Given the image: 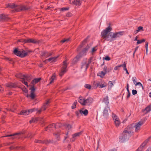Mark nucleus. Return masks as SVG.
Segmentation results:
<instances>
[{"label": "nucleus", "mask_w": 151, "mask_h": 151, "mask_svg": "<svg viewBox=\"0 0 151 151\" xmlns=\"http://www.w3.org/2000/svg\"><path fill=\"white\" fill-rule=\"evenodd\" d=\"M130 126H128L125 129L119 137V141L124 142L128 140L132 135L133 132L131 129Z\"/></svg>", "instance_id": "f257e3e1"}, {"label": "nucleus", "mask_w": 151, "mask_h": 151, "mask_svg": "<svg viewBox=\"0 0 151 151\" xmlns=\"http://www.w3.org/2000/svg\"><path fill=\"white\" fill-rule=\"evenodd\" d=\"M112 29L110 25L106 28L101 32V37L104 39L105 40L112 42L113 39L111 38L112 35L111 34L112 33L111 32L108 34L109 32L111 31Z\"/></svg>", "instance_id": "f03ea898"}, {"label": "nucleus", "mask_w": 151, "mask_h": 151, "mask_svg": "<svg viewBox=\"0 0 151 151\" xmlns=\"http://www.w3.org/2000/svg\"><path fill=\"white\" fill-rule=\"evenodd\" d=\"M7 7L11 8H16L14 12H18L21 11H24L28 10L29 8L24 6H18L15 5L14 4H8Z\"/></svg>", "instance_id": "7ed1b4c3"}, {"label": "nucleus", "mask_w": 151, "mask_h": 151, "mask_svg": "<svg viewBox=\"0 0 151 151\" xmlns=\"http://www.w3.org/2000/svg\"><path fill=\"white\" fill-rule=\"evenodd\" d=\"M14 54L17 56L20 57L21 58L25 57L27 54V52L24 50L20 51L18 50L17 49H15L14 51Z\"/></svg>", "instance_id": "20e7f679"}, {"label": "nucleus", "mask_w": 151, "mask_h": 151, "mask_svg": "<svg viewBox=\"0 0 151 151\" xmlns=\"http://www.w3.org/2000/svg\"><path fill=\"white\" fill-rule=\"evenodd\" d=\"M67 66V64L66 60L64 61L63 62V66L60 72L59 73V75L61 77H62L66 72Z\"/></svg>", "instance_id": "39448f33"}, {"label": "nucleus", "mask_w": 151, "mask_h": 151, "mask_svg": "<svg viewBox=\"0 0 151 151\" xmlns=\"http://www.w3.org/2000/svg\"><path fill=\"white\" fill-rule=\"evenodd\" d=\"M16 77L20 78L21 80L24 78L26 79L27 81H29L31 78V77L28 75H23L21 73H19L16 75Z\"/></svg>", "instance_id": "423d86ee"}, {"label": "nucleus", "mask_w": 151, "mask_h": 151, "mask_svg": "<svg viewBox=\"0 0 151 151\" xmlns=\"http://www.w3.org/2000/svg\"><path fill=\"white\" fill-rule=\"evenodd\" d=\"M22 134L21 132L17 133L12 134L10 135H6L5 136L3 137H12L10 139H14L15 138H19L20 137L19 135Z\"/></svg>", "instance_id": "0eeeda50"}, {"label": "nucleus", "mask_w": 151, "mask_h": 151, "mask_svg": "<svg viewBox=\"0 0 151 151\" xmlns=\"http://www.w3.org/2000/svg\"><path fill=\"white\" fill-rule=\"evenodd\" d=\"M143 124V122H139L137 123L136 125H135L134 124H132L129 125L131 127V129L132 130V127H135V132H137L138 130L140 129V127Z\"/></svg>", "instance_id": "6e6552de"}, {"label": "nucleus", "mask_w": 151, "mask_h": 151, "mask_svg": "<svg viewBox=\"0 0 151 151\" xmlns=\"http://www.w3.org/2000/svg\"><path fill=\"white\" fill-rule=\"evenodd\" d=\"M57 124H50L46 128V131L48 132H51V130H52L54 128H57L56 127L58 126Z\"/></svg>", "instance_id": "1a4fd4ad"}, {"label": "nucleus", "mask_w": 151, "mask_h": 151, "mask_svg": "<svg viewBox=\"0 0 151 151\" xmlns=\"http://www.w3.org/2000/svg\"><path fill=\"white\" fill-rule=\"evenodd\" d=\"M124 34V31H120L113 33L111 38L114 39L123 35Z\"/></svg>", "instance_id": "9d476101"}, {"label": "nucleus", "mask_w": 151, "mask_h": 151, "mask_svg": "<svg viewBox=\"0 0 151 151\" xmlns=\"http://www.w3.org/2000/svg\"><path fill=\"white\" fill-rule=\"evenodd\" d=\"M86 59H84L82 62L81 63V69L84 68L85 71H86L89 66V65L86 63Z\"/></svg>", "instance_id": "9b49d317"}, {"label": "nucleus", "mask_w": 151, "mask_h": 151, "mask_svg": "<svg viewBox=\"0 0 151 151\" xmlns=\"http://www.w3.org/2000/svg\"><path fill=\"white\" fill-rule=\"evenodd\" d=\"M9 19V18L8 17L7 15L4 14H0V22L6 21Z\"/></svg>", "instance_id": "f8f14e48"}, {"label": "nucleus", "mask_w": 151, "mask_h": 151, "mask_svg": "<svg viewBox=\"0 0 151 151\" xmlns=\"http://www.w3.org/2000/svg\"><path fill=\"white\" fill-rule=\"evenodd\" d=\"M85 106H89L92 102L93 99L91 97H89L86 99H84Z\"/></svg>", "instance_id": "ddd939ff"}, {"label": "nucleus", "mask_w": 151, "mask_h": 151, "mask_svg": "<svg viewBox=\"0 0 151 151\" xmlns=\"http://www.w3.org/2000/svg\"><path fill=\"white\" fill-rule=\"evenodd\" d=\"M35 142L36 143L45 144H48L51 143L50 140H45L44 141H42L40 140L35 139Z\"/></svg>", "instance_id": "4468645a"}, {"label": "nucleus", "mask_w": 151, "mask_h": 151, "mask_svg": "<svg viewBox=\"0 0 151 151\" xmlns=\"http://www.w3.org/2000/svg\"><path fill=\"white\" fill-rule=\"evenodd\" d=\"M50 103V100H47L45 103L44 104L43 106L42 107V109H43V110H45L49 106Z\"/></svg>", "instance_id": "2eb2a0df"}, {"label": "nucleus", "mask_w": 151, "mask_h": 151, "mask_svg": "<svg viewBox=\"0 0 151 151\" xmlns=\"http://www.w3.org/2000/svg\"><path fill=\"white\" fill-rule=\"evenodd\" d=\"M109 110V107L105 108L103 112V115L104 117L107 118L109 116L108 110Z\"/></svg>", "instance_id": "dca6fc26"}, {"label": "nucleus", "mask_w": 151, "mask_h": 151, "mask_svg": "<svg viewBox=\"0 0 151 151\" xmlns=\"http://www.w3.org/2000/svg\"><path fill=\"white\" fill-rule=\"evenodd\" d=\"M83 131H81L80 132L76 133L72 135V138L71 139L72 141H74L75 140V138L76 137L79 136L82 133Z\"/></svg>", "instance_id": "f3484780"}, {"label": "nucleus", "mask_w": 151, "mask_h": 151, "mask_svg": "<svg viewBox=\"0 0 151 151\" xmlns=\"http://www.w3.org/2000/svg\"><path fill=\"white\" fill-rule=\"evenodd\" d=\"M147 141L146 140L143 142L136 151H142L144 146L147 144Z\"/></svg>", "instance_id": "a211bd4d"}, {"label": "nucleus", "mask_w": 151, "mask_h": 151, "mask_svg": "<svg viewBox=\"0 0 151 151\" xmlns=\"http://www.w3.org/2000/svg\"><path fill=\"white\" fill-rule=\"evenodd\" d=\"M89 48V47L87 45L84 49L82 51L81 53V56L85 55H86V53L88 51Z\"/></svg>", "instance_id": "6ab92c4d"}, {"label": "nucleus", "mask_w": 151, "mask_h": 151, "mask_svg": "<svg viewBox=\"0 0 151 151\" xmlns=\"http://www.w3.org/2000/svg\"><path fill=\"white\" fill-rule=\"evenodd\" d=\"M80 113L81 115H84L85 116H87L88 114V110L86 109H81L79 110Z\"/></svg>", "instance_id": "aec40b11"}, {"label": "nucleus", "mask_w": 151, "mask_h": 151, "mask_svg": "<svg viewBox=\"0 0 151 151\" xmlns=\"http://www.w3.org/2000/svg\"><path fill=\"white\" fill-rule=\"evenodd\" d=\"M56 79V76H55V73H54L51 76V78L50 79L49 81H50V83H49V84H51ZM49 84L47 85H48Z\"/></svg>", "instance_id": "412c9836"}, {"label": "nucleus", "mask_w": 151, "mask_h": 151, "mask_svg": "<svg viewBox=\"0 0 151 151\" xmlns=\"http://www.w3.org/2000/svg\"><path fill=\"white\" fill-rule=\"evenodd\" d=\"M41 80L40 78H36L33 79L31 82V83L33 85H34L35 84Z\"/></svg>", "instance_id": "4be33fe9"}, {"label": "nucleus", "mask_w": 151, "mask_h": 151, "mask_svg": "<svg viewBox=\"0 0 151 151\" xmlns=\"http://www.w3.org/2000/svg\"><path fill=\"white\" fill-rule=\"evenodd\" d=\"M82 0H74L72 2V3L75 5H80L81 4Z\"/></svg>", "instance_id": "5701e85b"}, {"label": "nucleus", "mask_w": 151, "mask_h": 151, "mask_svg": "<svg viewBox=\"0 0 151 151\" xmlns=\"http://www.w3.org/2000/svg\"><path fill=\"white\" fill-rule=\"evenodd\" d=\"M103 101L104 102L106 105H108L109 102V97L108 96H106L104 98Z\"/></svg>", "instance_id": "b1692460"}, {"label": "nucleus", "mask_w": 151, "mask_h": 151, "mask_svg": "<svg viewBox=\"0 0 151 151\" xmlns=\"http://www.w3.org/2000/svg\"><path fill=\"white\" fill-rule=\"evenodd\" d=\"M150 111H151V104L145 108L144 111H146L145 113L146 114L149 112Z\"/></svg>", "instance_id": "393cba45"}, {"label": "nucleus", "mask_w": 151, "mask_h": 151, "mask_svg": "<svg viewBox=\"0 0 151 151\" xmlns=\"http://www.w3.org/2000/svg\"><path fill=\"white\" fill-rule=\"evenodd\" d=\"M30 39H22L20 40V42H23L24 43H30Z\"/></svg>", "instance_id": "a878e982"}, {"label": "nucleus", "mask_w": 151, "mask_h": 151, "mask_svg": "<svg viewBox=\"0 0 151 151\" xmlns=\"http://www.w3.org/2000/svg\"><path fill=\"white\" fill-rule=\"evenodd\" d=\"M58 57H52L47 59L48 61L50 62H55V61L56 59Z\"/></svg>", "instance_id": "bb28decb"}, {"label": "nucleus", "mask_w": 151, "mask_h": 151, "mask_svg": "<svg viewBox=\"0 0 151 151\" xmlns=\"http://www.w3.org/2000/svg\"><path fill=\"white\" fill-rule=\"evenodd\" d=\"M81 56L80 55H78L73 60V62L74 63H76L78 60L79 59L81 58Z\"/></svg>", "instance_id": "cd10ccee"}, {"label": "nucleus", "mask_w": 151, "mask_h": 151, "mask_svg": "<svg viewBox=\"0 0 151 151\" xmlns=\"http://www.w3.org/2000/svg\"><path fill=\"white\" fill-rule=\"evenodd\" d=\"M20 114L21 115H28L29 114L28 110H27L22 111Z\"/></svg>", "instance_id": "c85d7f7f"}, {"label": "nucleus", "mask_w": 151, "mask_h": 151, "mask_svg": "<svg viewBox=\"0 0 151 151\" xmlns=\"http://www.w3.org/2000/svg\"><path fill=\"white\" fill-rule=\"evenodd\" d=\"M6 86L7 87L10 88L14 87L16 86L15 84L11 83L6 84Z\"/></svg>", "instance_id": "c756f323"}, {"label": "nucleus", "mask_w": 151, "mask_h": 151, "mask_svg": "<svg viewBox=\"0 0 151 151\" xmlns=\"http://www.w3.org/2000/svg\"><path fill=\"white\" fill-rule=\"evenodd\" d=\"M112 117L114 121V122H115V121L119 120L118 116L114 113L112 114Z\"/></svg>", "instance_id": "7c9ffc66"}, {"label": "nucleus", "mask_w": 151, "mask_h": 151, "mask_svg": "<svg viewBox=\"0 0 151 151\" xmlns=\"http://www.w3.org/2000/svg\"><path fill=\"white\" fill-rule=\"evenodd\" d=\"M122 67L123 68L124 70H125V71H126V73L129 74V73L127 69L126 66L125 62H124V63L122 64Z\"/></svg>", "instance_id": "2f4dec72"}, {"label": "nucleus", "mask_w": 151, "mask_h": 151, "mask_svg": "<svg viewBox=\"0 0 151 151\" xmlns=\"http://www.w3.org/2000/svg\"><path fill=\"white\" fill-rule=\"evenodd\" d=\"M60 132H56L55 133H54V135L55 136V137H56L57 139L58 140H59L60 139Z\"/></svg>", "instance_id": "473e14b6"}, {"label": "nucleus", "mask_w": 151, "mask_h": 151, "mask_svg": "<svg viewBox=\"0 0 151 151\" xmlns=\"http://www.w3.org/2000/svg\"><path fill=\"white\" fill-rule=\"evenodd\" d=\"M106 73L105 72L102 71L99 73L98 74V76H100L101 78H103Z\"/></svg>", "instance_id": "72a5a7b5"}, {"label": "nucleus", "mask_w": 151, "mask_h": 151, "mask_svg": "<svg viewBox=\"0 0 151 151\" xmlns=\"http://www.w3.org/2000/svg\"><path fill=\"white\" fill-rule=\"evenodd\" d=\"M103 83L101 84L100 83V84L99 86V87L100 88H103L104 87H105L107 86V84L104 82H102Z\"/></svg>", "instance_id": "f704fd0d"}, {"label": "nucleus", "mask_w": 151, "mask_h": 151, "mask_svg": "<svg viewBox=\"0 0 151 151\" xmlns=\"http://www.w3.org/2000/svg\"><path fill=\"white\" fill-rule=\"evenodd\" d=\"M78 101L83 105L85 106V101L84 99H81L80 98H79Z\"/></svg>", "instance_id": "c9c22d12"}, {"label": "nucleus", "mask_w": 151, "mask_h": 151, "mask_svg": "<svg viewBox=\"0 0 151 151\" xmlns=\"http://www.w3.org/2000/svg\"><path fill=\"white\" fill-rule=\"evenodd\" d=\"M114 122L115 125L116 127H118L119 125L120 124H121V122H120L119 120L115 121V122Z\"/></svg>", "instance_id": "e433bc0d"}, {"label": "nucleus", "mask_w": 151, "mask_h": 151, "mask_svg": "<svg viewBox=\"0 0 151 151\" xmlns=\"http://www.w3.org/2000/svg\"><path fill=\"white\" fill-rule=\"evenodd\" d=\"M145 41V40L143 39L141 40H137V42L136 43V45H138L139 44L141 43L142 42H144Z\"/></svg>", "instance_id": "4c0bfd02"}, {"label": "nucleus", "mask_w": 151, "mask_h": 151, "mask_svg": "<svg viewBox=\"0 0 151 151\" xmlns=\"http://www.w3.org/2000/svg\"><path fill=\"white\" fill-rule=\"evenodd\" d=\"M34 85H31V87L29 89L31 90V93H32V92L34 93L35 91V88L34 87Z\"/></svg>", "instance_id": "58836bf2"}, {"label": "nucleus", "mask_w": 151, "mask_h": 151, "mask_svg": "<svg viewBox=\"0 0 151 151\" xmlns=\"http://www.w3.org/2000/svg\"><path fill=\"white\" fill-rule=\"evenodd\" d=\"M84 87L85 88L89 89H91V85L87 84H86L85 85Z\"/></svg>", "instance_id": "ea45409f"}, {"label": "nucleus", "mask_w": 151, "mask_h": 151, "mask_svg": "<svg viewBox=\"0 0 151 151\" xmlns=\"http://www.w3.org/2000/svg\"><path fill=\"white\" fill-rule=\"evenodd\" d=\"M35 96V94L34 93L32 92V93L31 92L30 94V97L32 99H34Z\"/></svg>", "instance_id": "a19ab883"}, {"label": "nucleus", "mask_w": 151, "mask_h": 151, "mask_svg": "<svg viewBox=\"0 0 151 151\" xmlns=\"http://www.w3.org/2000/svg\"><path fill=\"white\" fill-rule=\"evenodd\" d=\"M93 59V58L92 57H91L88 60V61H87V60L86 59V63L88 64V65L89 66L92 60Z\"/></svg>", "instance_id": "79ce46f5"}, {"label": "nucleus", "mask_w": 151, "mask_h": 151, "mask_svg": "<svg viewBox=\"0 0 151 151\" xmlns=\"http://www.w3.org/2000/svg\"><path fill=\"white\" fill-rule=\"evenodd\" d=\"M25 78L22 79V80H21V81L23 83H24L25 85H26L27 87H28V86L27 84V82L25 81Z\"/></svg>", "instance_id": "37998d69"}, {"label": "nucleus", "mask_w": 151, "mask_h": 151, "mask_svg": "<svg viewBox=\"0 0 151 151\" xmlns=\"http://www.w3.org/2000/svg\"><path fill=\"white\" fill-rule=\"evenodd\" d=\"M77 104V101H75L74 102L73 105L72 106V107H71L72 109H73L76 108V106Z\"/></svg>", "instance_id": "c03bdc74"}, {"label": "nucleus", "mask_w": 151, "mask_h": 151, "mask_svg": "<svg viewBox=\"0 0 151 151\" xmlns=\"http://www.w3.org/2000/svg\"><path fill=\"white\" fill-rule=\"evenodd\" d=\"M108 85L110 88H111L114 85V84L112 81H109L108 82Z\"/></svg>", "instance_id": "a18cd8bd"}, {"label": "nucleus", "mask_w": 151, "mask_h": 151, "mask_svg": "<svg viewBox=\"0 0 151 151\" xmlns=\"http://www.w3.org/2000/svg\"><path fill=\"white\" fill-rule=\"evenodd\" d=\"M143 31V27L142 26H139L138 27L137 29V32H139L140 31Z\"/></svg>", "instance_id": "49530a36"}, {"label": "nucleus", "mask_w": 151, "mask_h": 151, "mask_svg": "<svg viewBox=\"0 0 151 151\" xmlns=\"http://www.w3.org/2000/svg\"><path fill=\"white\" fill-rule=\"evenodd\" d=\"M35 135V134H33L32 133H30L28 134L27 137L31 139Z\"/></svg>", "instance_id": "de8ad7c7"}, {"label": "nucleus", "mask_w": 151, "mask_h": 151, "mask_svg": "<svg viewBox=\"0 0 151 151\" xmlns=\"http://www.w3.org/2000/svg\"><path fill=\"white\" fill-rule=\"evenodd\" d=\"M132 80L133 81L135 85L136 83H137L136 81L137 80V78L135 77H133L132 78Z\"/></svg>", "instance_id": "09e8293b"}, {"label": "nucleus", "mask_w": 151, "mask_h": 151, "mask_svg": "<svg viewBox=\"0 0 151 151\" xmlns=\"http://www.w3.org/2000/svg\"><path fill=\"white\" fill-rule=\"evenodd\" d=\"M70 39L69 38L65 39L61 41V42L63 43L65 42H67L70 40Z\"/></svg>", "instance_id": "8fccbe9b"}, {"label": "nucleus", "mask_w": 151, "mask_h": 151, "mask_svg": "<svg viewBox=\"0 0 151 151\" xmlns=\"http://www.w3.org/2000/svg\"><path fill=\"white\" fill-rule=\"evenodd\" d=\"M65 125L66 127L68 129H70L72 127L70 125L68 124H65Z\"/></svg>", "instance_id": "3c124183"}, {"label": "nucleus", "mask_w": 151, "mask_h": 151, "mask_svg": "<svg viewBox=\"0 0 151 151\" xmlns=\"http://www.w3.org/2000/svg\"><path fill=\"white\" fill-rule=\"evenodd\" d=\"M47 53V52H42L41 54L42 56L46 57Z\"/></svg>", "instance_id": "603ef678"}, {"label": "nucleus", "mask_w": 151, "mask_h": 151, "mask_svg": "<svg viewBox=\"0 0 151 151\" xmlns=\"http://www.w3.org/2000/svg\"><path fill=\"white\" fill-rule=\"evenodd\" d=\"M87 39H86L83 41L82 44L80 45V47H81L83 46V45L86 42Z\"/></svg>", "instance_id": "864d4df0"}, {"label": "nucleus", "mask_w": 151, "mask_h": 151, "mask_svg": "<svg viewBox=\"0 0 151 151\" xmlns=\"http://www.w3.org/2000/svg\"><path fill=\"white\" fill-rule=\"evenodd\" d=\"M100 82H95L93 83L94 85H95L96 87L99 86Z\"/></svg>", "instance_id": "5fc2aeb1"}, {"label": "nucleus", "mask_w": 151, "mask_h": 151, "mask_svg": "<svg viewBox=\"0 0 151 151\" xmlns=\"http://www.w3.org/2000/svg\"><path fill=\"white\" fill-rule=\"evenodd\" d=\"M69 9V8L68 7H63L61 9V11H65L68 10Z\"/></svg>", "instance_id": "6e6d98bb"}, {"label": "nucleus", "mask_w": 151, "mask_h": 151, "mask_svg": "<svg viewBox=\"0 0 151 151\" xmlns=\"http://www.w3.org/2000/svg\"><path fill=\"white\" fill-rule=\"evenodd\" d=\"M30 43H35L36 42V41L33 39H30Z\"/></svg>", "instance_id": "4d7b16f0"}, {"label": "nucleus", "mask_w": 151, "mask_h": 151, "mask_svg": "<svg viewBox=\"0 0 151 151\" xmlns=\"http://www.w3.org/2000/svg\"><path fill=\"white\" fill-rule=\"evenodd\" d=\"M135 85L136 86H137V85H138L139 86V87H143V86H142V83L140 82H137L136 83V84H135Z\"/></svg>", "instance_id": "13d9d810"}, {"label": "nucleus", "mask_w": 151, "mask_h": 151, "mask_svg": "<svg viewBox=\"0 0 151 151\" xmlns=\"http://www.w3.org/2000/svg\"><path fill=\"white\" fill-rule=\"evenodd\" d=\"M52 55V52H47V53L46 55V57H48L49 56H51Z\"/></svg>", "instance_id": "bf43d9fd"}, {"label": "nucleus", "mask_w": 151, "mask_h": 151, "mask_svg": "<svg viewBox=\"0 0 151 151\" xmlns=\"http://www.w3.org/2000/svg\"><path fill=\"white\" fill-rule=\"evenodd\" d=\"M132 93L133 95H135L137 94V91L136 90H133L132 91Z\"/></svg>", "instance_id": "052dcab7"}, {"label": "nucleus", "mask_w": 151, "mask_h": 151, "mask_svg": "<svg viewBox=\"0 0 151 151\" xmlns=\"http://www.w3.org/2000/svg\"><path fill=\"white\" fill-rule=\"evenodd\" d=\"M122 64L120 65H119V66H116L114 68V70H118L119 68L122 67Z\"/></svg>", "instance_id": "680f3d73"}, {"label": "nucleus", "mask_w": 151, "mask_h": 151, "mask_svg": "<svg viewBox=\"0 0 151 151\" xmlns=\"http://www.w3.org/2000/svg\"><path fill=\"white\" fill-rule=\"evenodd\" d=\"M107 67L106 65H105L103 68V70L106 73L107 72Z\"/></svg>", "instance_id": "e2e57ef3"}, {"label": "nucleus", "mask_w": 151, "mask_h": 151, "mask_svg": "<svg viewBox=\"0 0 151 151\" xmlns=\"http://www.w3.org/2000/svg\"><path fill=\"white\" fill-rule=\"evenodd\" d=\"M4 89L2 88L1 85H0V92H3L4 91Z\"/></svg>", "instance_id": "0e129e2a"}, {"label": "nucleus", "mask_w": 151, "mask_h": 151, "mask_svg": "<svg viewBox=\"0 0 151 151\" xmlns=\"http://www.w3.org/2000/svg\"><path fill=\"white\" fill-rule=\"evenodd\" d=\"M76 115L78 117H79L80 116V111L78 112V111H76Z\"/></svg>", "instance_id": "69168bd1"}, {"label": "nucleus", "mask_w": 151, "mask_h": 151, "mask_svg": "<svg viewBox=\"0 0 151 151\" xmlns=\"http://www.w3.org/2000/svg\"><path fill=\"white\" fill-rule=\"evenodd\" d=\"M104 59L106 60H110V57L108 56L104 58Z\"/></svg>", "instance_id": "338daca9"}, {"label": "nucleus", "mask_w": 151, "mask_h": 151, "mask_svg": "<svg viewBox=\"0 0 151 151\" xmlns=\"http://www.w3.org/2000/svg\"><path fill=\"white\" fill-rule=\"evenodd\" d=\"M23 92L25 93H27L28 91L27 89L25 88H24V89H23Z\"/></svg>", "instance_id": "774afa93"}]
</instances>
